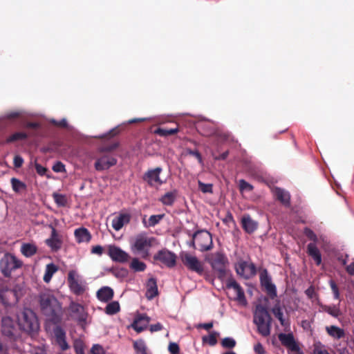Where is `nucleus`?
Wrapping results in <instances>:
<instances>
[{"mask_svg":"<svg viewBox=\"0 0 354 354\" xmlns=\"http://www.w3.org/2000/svg\"><path fill=\"white\" fill-rule=\"evenodd\" d=\"M104 249L101 245H95L91 249V253L96 254L97 255H102L103 253Z\"/></svg>","mask_w":354,"mask_h":354,"instance_id":"052dcab7","label":"nucleus"},{"mask_svg":"<svg viewBox=\"0 0 354 354\" xmlns=\"http://www.w3.org/2000/svg\"><path fill=\"white\" fill-rule=\"evenodd\" d=\"M51 123L59 127L64 128L67 127V121L65 119H62L59 122H57L55 120H52Z\"/></svg>","mask_w":354,"mask_h":354,"instance_id":"680f3d73","label":"nucleus"},{"mask_svg":"<svg viewBox=\"0 0 354 354\" xmlns=\"http://www.w3.org/2000/svg\"><path fill=\"white\" fill-rule=\"evenodd\" d=\"M35 167L37 173L39 176H44L47 171V169L46 167H43L42 165L37 163V162H35Z\"/></svg>","mask_w":354,"mask_h":354,"instance_id":"6e6d98bb","label":"nucleus"},{"mask_svg":"<svg viewBox=\"0 0 354 354\" xmlns=\"http://www.w3.org/2000/svg\"><path fill=\"white\" fill-rule=\"evenodd\" d=\"M1 329L3 335L12 337L17 331L15 321L10 317H3L1 319Z\"/></svg>","mask_w":354,"mask_h":354,"instance_id":"4468645a","label":"nucleus"},{"mask_svg":"<svg viewBox=\"0 0 354 354\" xmlns=\"http://www.w3.org/2000/svg\"><path fill=\"white\" fill-rule=\"evenodd\" d=\"M24 127L28 129H31L28 133H36V136H37V130L41 128V124L39 122H27L24 124Z\"/></svg>","mask_w":354,"mask_h":354,"instance_id":"a19ab883","label":"nucleus"},{"mask_svg":"<svg viewBox=\"0 0 354 354\" xmlns=\"http://www.w3.org/2000/svg\"><path fill=\"white\" fill-rule=\"evenodd\" d=\"M21 266V261L10 253L5 254L0 261V270L5 277H10L12 272Z\"/></svg>","mask_w":354,"mask_h":354,"instance_id":"20e7f679","label":"nucleus"},{"mask_svg":"<svg viewBox=\"0 0 354 354\" xmlns=\"http://www.w3.org/2000/svg\"><path fill=\"white\" fill-rule=\"evenodd\" d=\"M329 285H330V287L333 292L334 299H339L340 293H339V288H338L337 283H335V281L333 279L330 280Z\"/></svg>","mask_w":354,"mask_h":354,"instance_id":"de8ad7c7","label":"nucleus"},{"mask_svg":"<svg viewBox=\"0 0 354 354\" xmlns=\"http://www.w3.org/2000/svg\"><path fill=\"white\" fill-rule=\"evenodd\" d=\"M133 347L138 354H147L146 346L142 340L136 341L133 344Z\"/></svg>","mask_w":354,"mask_h":354,"instance_id":"49530a36","label":"nucleus"},{"mask_svg":"<svg viewBox=\"0 0 354 354\" xmlns=\"http://www.w3.org/2000/svg\"><path fill=\"white\" fill-rule=\"evenodd\" d=\"M156 183H158L159 184H162L164 182H165L166 178L162 179L160 177V173L161 172L162 169L160 167H156Z\"/></svg>","mask_w":354,"mask_h":354,"instance_id":"e2e57ef3","label":"nucleus"},{"mask_svg":"<svg viewBox=\"0 0 354 354\" xmlns=\"http://www.w3.org/2000/svg\"><path fill=\"white\" fill-rule=\"evenodd\" d=\"M278 337L282 345L287 347L290 351L297 352V354H304L303 353L299 352V347L296 343L292 333H280L278 335Z\"/></svg>","mask_w":354,"mask_h":354,"instance_id":"ddd939ff","label":"nucleus"},{"mask_svg":"<svg viewBox=\"0 0 354 354\" xmlns=\"http://www.w3.org/2000/svg\"><path fill=\"white\" fill-rule=\"evenodd\" d=\"M55 344L59 347L61 351H65L69 348V345L66 342V332L60 326H56L53 330Z\"/></svg>","mask_w":354,"mask_h":354,"instance_id":"dca6fc26","label":"nucleus"},{"mask_svg":"<svg viewBox=\"0 0 354 354\" xmlns=\"http://www.w3.org/2000/svg\"><path fill=\"white\" fill-rule=\"evenodd\" d=\"M196 240L197 248L201 252L210 250L213 247L212 234L207 230H198L192 234Z\"/></svg>","mask_w":354,"mask_h":354,"instance_id":"0eeeda50","label":"nucleus"},{"mask_svg":"<svg viewBox=\"0 0 354 354\" xmlns=\"http://www.w3.org/2000/svg\"><path fill=\"white\" fill-rule=\"evenodd\" d=\"M239 190L241 192L247 191L252 192L254 189V187L248 183L246 180L241 179L239 182Z\"/></svg>","mask_w":354,"mask_h":354,"instance_id":"a18cd8bd","label":"nucleus"},{"mask_svg":"<svg viewBox=\"0 0 354 354\" xmlns=\"http://www.w3.org/2000/svg\"><path fill=\"white\" fill-rule=\"evenodd\" d=\"M226 288H232L236 293L235 300L243 306L247 305V300L245 296L244 290L236 281L232 277L226 280Z\"/></svg>","mask_w":354,"mask_h":354,"instance_id":"9b49d317","label":"nucleus"},{"mask_svg":"<svg viewBox=\"0 0 354 354\" xmlns=\"http://www.w3.org/2000/svg\"><path fill=\"white\" fill-rule=\"evenodd\" d=\"M52 196L58 207H64L67 205L68 199L66 195L54 192Z\"/></svg>","mask_w":354,"mask_h":354,"instance_id":"f704fd0d","label":"nucleus"},{"mask_svg":"<svg viewBox=\"0 0 354 354\" xmlns=\"http://www.w3.org/2000/svg\"><path fill=\"white\" fill-rule=\"evenodd\" d=\"M13 163L15 167L20 168L24 163V159L21 156L16 155L14 157Z\"/></svg>","mask_w":354,"mask_h":354,"instance_id":"4d7b16f0","label":"nucleus"},{"mask_svg":"<svg viewBox=\"0 0 354 354\" xmlns=\"http://www.w3.org/2000/svg\"><path fill=\"white\" fill-rule=\"evenodd\" d=\"M109 256L114 261L124 263L129 259V255L120 248L115 245H110L108 251Z\"/></svg>","mask_w":354,"mask_h":354,"instance_id":"2eb2a0df","label":"nucleus"},{"mask_svg":"<svg viewBox=\"0 0 354 354\" xmlns=\"http://www.w3.org/2000/svg\"><path fill=\"white\" fill-rule=\"evenodd\" d=\"M254 351L258 354H264L265 351L261 343H258L254 346Z\"/></svg>","mask_w":354,"mask_h":354,"instance_id":"0e129e2a","label":"nucleus"},{"mask_svg":"<svg viewBox=\"0 0 354 354\" xmlns=\"http://www.w3.org/2000/svg\"><path fill=\"white\" fill-rule=\"evenodd\" d=\"M120 310V304L118 301H112L107 304L105 308V313L107 315H115Z\"/></svg>","mask_w":354,"mask_h":354,"instance_id":"58836bf2","label":"nucleus"},{"mask_svg":"<svg viewBox=\"0 0 354 354\" xmlns=\"http://www.w3.org/2000/svg\"><path fill=\"white\" fill-rule=\"evenodd\" d=\"M144 180L147 181L149 185L153 186L155 183V169L149 170L144 176Z\"/></svg>","mask_w":354,"mask_h":354,"instance_id":"09e8293b","label":"nucleus"},{"mask_svg":"<svg viewBox=\"0 0 354 354\" xmlns=\"http://www.w3.org/2000/svg\"><path fill=\"white\" fill-rule=\"evenodd\" d=\"M130 221V215L128 214H120L119 216L114 218L112 221V227L116 230L119 231L122 227L129 223Z\"/></svg>","mask_w":354,"mask_h":354,"instance_id":"393cba45","label":"nucleus"},{"mask_svg":"<svg viewBox=\"0 0 354 354\" xmlns=\"http://www.w3.org/2000/svg\"><path fill=\"white\" fill-rule=\"evenodd\" d=\"M130 268L135 272H142L146 268L145 263L139 261L138 259H133L130 264Z\"/></svg>","mask_w":354,"mask_h":354,"instance_id":"ea45409f","label":"nucleus"},{"mask_svg":"<svg viewBox=\"0 0 354 354\" xmlns=\"http://www.w3.org/2000/svg\"><path fill=\"white\" fill-rule=\"evenodd\" d=\"M169 351L171 354H178L180 348L176 343L171 342L169 345Z\"/></svg>","mask_w":354,"mask_h":354,"instance_id":"13d9d810","label":"nucleus"},{"mask_svg":"<svg viewBox=\"0 0 354 354\" xmlns=\"http://www.w3.org/2000/svg\"><path fill=\"white\" fill-rule=\"evenodd\" d=\"M67 283L70 290L75 295H82L86 291L85 283L80 278L75 270L68 272Z\"/></svg>","mask_w":354,"mask_h":354,"instance_id":"6e6552de","label":"nucleus"},{"mask_svg":"<svg viewBox=\"0 0 354 354\" xmlns=\"http://www.w3.org/2000/svg\"><path fill=\"white\" fill-rule=\"evenodd\" d=\"M260 281L271 299H274L277 297L276 286L272 283L271 278L268 275L267 270H263L261 272Z\"/></svg>","mask_w":354,"mask_h":354,"instance_id":"f8f14e48","label":"nucleus"},{"mask_svg":"<svg viewBox=\"0 0 354 354\" xmlns=\"http://www.w3.org/2000/svg\"><path fill=\"white\" fill-rule=\"evenodd\" d=\"M156 260H159L169 268L176 265V256L168 250H160L156 255Z\"/></svg>","mask_w":354,"mask_h":354,"instance_id":"6ab92c4d","label":"nucleus"},{"mask_svg":"<svg viewBox=\"0 0 354 354\" xmlns=\"http://www.w3.org/2000/svg\"><path fill=\"white\" fill-rule=\"evenodd\" d=\"M274 195L285 207H288L290 206V195L289 192L283 189L276 187L274 189Z\"/></svg>","mask_w":354,"mask_h":354,"instance_id":"4be33fe9","label":"nucleus"},{"mask_svg":"<svg viewBox=\"0 0 354 354\" xmlns=\"http://www.w3.org/2000/svg\"><path fill=\"white\" fill-rule=\"evenodd\" d=\"M19 326L24 331L31 334L39 329V323L35 313L30 308H25L19 317Z\"/></svg>","mask_w":354,"mask_h":354,"instance_id":"7ed1b4c3","label":"nucleus"},{"mask_svg":"<svg viewBox=\"0 0 354 354\" xmlns=\"http://www.w3.org/2000/svg\"><path fill=\"white\" fill-rule=\"evenodd\" d=\"M74 236L78 243L84 242L88 243L92 238L88 230L84 227L76 229L74 232Z\"/></svg>","mask_w":354,"mask_h":354,"instance_id":"5701e85b","label":"nucleus"},{"mask_svg":"<svg viewBox=\"0 0 354 354\" xmlns=\"http://www.w3.org/2000/svg\"><path fill=\"white\" fill-rule=\"evenodd\" d=\"M185 153L195 157L198 160V161L200 164H201V165L203 164L202 156L198 150H192L191 149H186Z\"/></svg>","mask_w":354,"mask_h":354,"instance_id":"8fccbe9b","label":"nucleus"},{"mask_svg":"<svg viewBox=\"0 0 354 354\" xmlns=\"http://www.w3.org/2000/svg\"><path fill=\"white\" fill-rule=\"evenodd\" d=\"M147 216L145 215L142 218V222L145 227H150V226H154L155 225V214L151 215L149 218L148 221L146 220Z\"/></svg>","mask_w":354,"mask_h":354,"instance_id":"864d4df0","label":"nucleus"},{"mask_svg":"<svg viewBox=\"0 0 354 354\" xmlns=\"http://www.w3.org/2000/svg\"><path fill=\"white\" fill-rule=\"evenodd\" d=\"M218 336L219 333L218 332L213 331L208 336H203L202 337L203 343L214 346L217 344V337Z\"/></svg>","mask_w":354,"mask_h":354,"instance_id":"c9c22d12","label":"nucleus"},{"mask_svg":"<svg viewBox=\"0 0 354 354\" xmlns=\"http://www.w3.org/2000/svg\"><path fill=\"white\" fill-rule=\"evenodd\" d=\"M313 354H330L326 349L315 347L313 351Z\"/></svg>","mask_w":354,"mask_h":354,"instance_id":"338daca9","label":"nucleus"},{"mask_svg":"<svg viewBox=\"0 0 354 354\" xmlns=\"http://www.w3.org/2000/svg\"><path fill=\"white\" fill-rule=\"evenodd\" d=\"M236 344V341L232 337H225L221 341V346L225 348H233Z\"/></svg>","mask_w":354,"mask_h":354,"instance_id":"c03bdc74","label":"nucleus"},{"mask_svg":"<svg viewBox=\"0 0 354 354\" xmlns=\"http://www.w3.org/2000/svg\"><path fill=\"white\" fill-rule=\"evenodd\" d=\"M238 275L245 279H250L257 274V267L254 263L240 259L234 265Z\"/></svg>","mask_w":354,"mask_h":354,"instance_id":"423d86ee","label":"nucleus"},{"mask_svg":"<svg viewBox=\"0 0 354 354\" xmlns=\"http://www.w3.org/2000/svg\"><path fill=\"white\" fill-rule=\"evenodd\" d=\"M306 295L308 297V298L312 299L315 294V290L313 286L309 287L305 291Z\"/></svg>","mask_w":354,"mask_h":354,"instance_id":"69168bd1","label":"nucleus"},{"mask_svg":"<svg viewBox=\"0 0 354 354\" xmlns=\"http://www.w3.org/2000/svg\"><path fill=\"white\" fill-rule=\"evenodd\" d=\"M198 189L204 194H212L213 192V185L211 183L205 184L201 180H198Z\"/></svg>","mask_w":354,"mask_h":354,"instance_id":"37998d69","label":"nucleus"},{"mask_svg":"<svg viewBox=\"0 0 354 354\" xmlns=\"http://www.w3.org/2000/svg\"><path fill=\"white\" fill-rule=\"evenodd\" d=\"M36 136V133H27L25 132H16L9 137H8L6 140V143H12L19 140H24L27 139L28 137H35Z\"/></svg>","mask_w":354,"mask_h":354,"instance_id":"c85d7f7f","label":"nucleus"},{"mask_svg":"<svg viewBox=\"0 0 354 354\" xmlns=\"http://www.w3.org/2000/svg\"><path fill=\"white\" fill-rule=\"evenodd\" d=\"M227 263V258L225 254L221 252H217L213 254L210 260V264L212 269L215 271L218 278L221 280H223L227 276L228 270H227L226 266Z\"/></svg>","mask_w":354,"mask_h":354,"instance_id":"39448f33","label":"nucleus"},{"mask_svg":"<svg viewBox=\"0 0 354 354\" xmlns=\"http://www.w3.org/2000/svg\"><path fill=\"white\" fill-rule=\"evenodd\" d=\"M113 295L114 292L113 289L108 286H104L97 292V299L104 302H107L111 300L113 297Z\"/></svg>","mask_w":354,"mask_h":354,"instance_id":"bb28decb","label":"nucleus"},{"mask_svg":"<svg viewBox=\"0 0 354 354\" xmlns=\"http://www.w3.org/2000/svg\"><path fill=\"white\" fill-rule=\"evenodd\" d=\"M346 270L350 275H354V261L346 266Z\"/></svg>","mask_w":354,"mask_h":354,"instance_id":"774afa93","label":"nucleus"},{"mask_svg":"<svg viewBox=\"0 0 354 354\" xmlns=\"http://www.w3.org/2000/svg\"><path fill=\"white\" fill-rule=\"evenodd\" d=\"M304 233L306 236V237L310 240L313 241V243H315L317 241V236L311 229L308 227H305Z\"/></svg>","mask_w":354,"mask_h":354,"instance_id":"3c124183","label":"nucleus"},{"mask_svg":"<svg viewBox=\"0 0 354 354\" xmlns=\"http://www.w3.org/2000/svg\"><path fill=\"white\" fill-rule=\"evenodd\" d=\"M243 229L248 234L253 233L258 227V223L249 216H244L241 220Z\"/></svg>","mask_w":354,"mask_h":354,"instance_id":"b1692460","label":"nucleus"},{"mask_svg":"<svg viewBox=\"0 0 354 354\" xmlns=\"http://www.w3.org/2000/svg\"><path fill=\"white\" fill-rule=\"evenodd\" d=\"M146 297L151 300L155 297V279L150 278L147 283Z\"/></svg>","mask_w":354,"mask_h":354,"instance_id":"473e14b6","label":"nucleus"},{"mask_svg":"<svg viewBox=\"0 0 354 354\" xmlns=\"http://www.w3.org/2000/svg\"><path fill=\"white\" fill-rule=\"evenodd\" d=\"M74 350L76 354H84V344L81 339H75L73 343Z\"/></svg>","mask_w":354,"mask_h":354,"instance_id":"79ce46f5","label":"nucleus"},{"mask_svg":"<svg viewBox=\"0 0 354 354\" xmlns=\"http://www.w3.org/2000/svg\"><path fill=\"white\" fill-rule=\"evenodd\" d=\"M55 172H63L65 171V165L60 161H57L54 164L52 167Z\"/></svg>","mask_w":354,"mask_h":354,"instance_id":"5fc2aeb1","label":"nucleus"},{"mask_svg":"<svg viewBox=\"0 0 354 354\" xmlns=\"http://www.w3.org/2000/svg\"><path fill=\"white\" fill-rule=\"evenodd\" d=\"M326 330L328 335L334 339H339L345 337L344 330L336 326H326Z\"/></svg>","mask_w":354,"mask_h":354,"instance_id":"cd10ccee","label":"nucleus"},{"mask_svg":"<svg viewBox=\"0 0 354 354\" xmlns=\"http://www.w3.org/2000/svg\"><path fill=\"white\" fill-rule=\"evenodd\" d=\"M150 318L146 314H137L131 326L138 333L144 330L148 326Z\"/></svg>","mask_w":354,"mask_h":354,"instance_id":"aec40b11","label":"nucleus"},{"mask_svg":"<svg viewBox=\"0 0 354 354\" xmlns=\"http://www.w3.org/2000/svg\"><path fill=\"white\" fill-rule=\"evenodd\" d=\"M151 246V241L145 234L137 235L132 243V250L145 254Z\"/></svg>","mask_w":354,"mask_h":354,"instance_id":"9d476101","label":"nucleus"},{"mask_svg":"<svg viewBox=\"0 0 354 354\" xmlns=\"http://www.w3.org/2000/svg\"><path fill=\"white\" fill-rule=\"evenodd\" d=\"M118 147V142H115V143H113V144H111V145H109L101 147L99 149V151L100 152H109V151H113Z\"/></svg>","mask_w":354,"mask_h":354,"instance_id":"603ef678","label":"nucleus"},{"mask_svg":"<svg viewBox=\"0 0 354 354\" xmlns=\"http://www.w3.org/2000/svg\"><path fill=\"white\" fill-rule=\"evenodd\" d=\"M57 270V266L53 263H50L46 266V272L44 276V281L49 282L53 275Z\"/></svg>","mask_w":354,"mask_h":354,"instance_id":"4c0bfd02","label":"nucleus"},{"mask_svg":"<svg viewBox=\"0 0 354 354\" xmlns=\"http://www.w3.org/2000/svg\"><path fill=\"white\" fill-rule=\"evenodd\" d=\"M10 183L13 191L16 193H20L27 189V185L17 178H12Z\"/></svg>","mask_w":354,"mask_h":354,"instance_id":"2f4dec72","label":"nucleus"},{"mask_svg":"<svg viewBox=\"0 0 354 354\" xmlns=\"http://www.w3.org/2000/svg\"><path fill=\"white\" fill-rule=\"evenodd\" d=\"M272 312L274 317L279 319L281 325L284 327H289L290 322L288 320H286L283 317V313L282 309L279 305H275L272 309Z\"/></svg>","mask_w":354,"mask_h":354,"instance_id":"c756f323","label":"nucleus"},{"mask_svg":"<svg viewBox=\"0 0 354 354\" xmlns=\"http://www.w3.org/2000/svg\"><path fill=\"white\" fill-rule=\"evenodd\" d=\"M37 248L35 245L31 243H24L21 248V253L26 257H30L35 254Z\"/></svg>","mask_w":354,"mask_h":354,"instance_id":"7c9ffc66","label":"nucleus"},{"mask_svg":"<svg viewBox=\"0 0 354 354\" xmlns=\"http://www.w3.org/2000/svg\"><path fill=\"white\" fill-rule=\"evenodd\" d=\"M116 163L117 160L114 157L105 155L97 159L95 162V168L97 171H102L109 169Z\"/></svg>","mask_w":354,"mask_h":354,"instance_id":"f3484780","label":"nucleus"},{"mask_svg":"<svg viewBox=\"0 0 354 354\" xmlns=\"http://www.w3.org/2000/svg\"><path fill=\"white\" fill-rule=\"evenodd\" d=\"M320 308V311L325 312L335 318H339L342 316L343 313L339 308V304H332V305H326L323 304H319Z\"/></svg>","mask_w":354,"mask_h":354,"instance_id":"412c9836","label":"nucleus"},{"mask_svg":"<svg viewBox=\"0 0 354 354\" xmlns=\"http://www.w3.org/2000/svg\"><path fill=\"white\" fill-rule=\"evenodd\" d=\"M307 253L313 259L317 266H319L322 263V255L320 251L317 248L315 243H310L307 245Z\"/></svg>","mask_w":354,"mask_h":354,"instance_id":"a878e982","label":"nucleus"},{"mask_svg":"<svg viewBox=\"0 0 354 354\" xmlns=\"http://www.w3.org/2000/svg\"><path fill=\"white\" fill-rule=\"evenodd\" d=\"M176 199L175 192H169L165 194L160 201L165 205H172Z\"/></svg>","mask_w":354,"mask_h":354,"instance_id":"e433bc0d","label":"nucleus"},{"mask_svg":"<svg viewBox=\"0 0 354 354\" xmlns=\"http://www.w3.org/2000/svg\"><path fill=\"white\" fill-rule=\"evenodd\" d=\"M91 354H105L103 348L98 345H93L91 350Z\"/></svg>","mask_w":354,"mask_h":354,"instance_id":"bf43d9fd","label":"nucleus"},{"mask_svg":"<svg viewBox=\"0 0 354 354\" xmlns=\"http://www.w3.org/2000/svg\"><path fill=\"white\" fill-rule=\"evenodd\" d=\"M39 304L41 313L49 322L53 324L61 322L62 315L61 304L50 291L45 290L39 293Z\"/></svg>","mask_w":354,"mask_h":354,"instance_id":"f257e3e1","label":"nucleus"},{"mask_svg":"<svg viewBox=\"0 0 354 354\" xmlns=\"http://www.w3.org/2000/svg\"><path fill=\"white\" fill-rule=\"evenodd\" d=\"M176 127L170 129H166V128H156V134L160 136L167 137L171 135H174L179 131V129L178 127V124H175Z\"/></svg>","mask_w":354,"mask_h":354,"instance_id":"72a5a7b5","label":"nucleus"},{"mask_svg":"<svg viewBox=\"0 0 354 354\" xmlns=\"http://www.w3.org/2000/svg\"><path fill=\"white\" fill-rule=\"evenodd\" d=\"M180 258L183 265L189 270L201 274L203 272V267L196 257L192 255L187 252H181Z\"/></svg>","mask_w":354,"mask_h":354,"instance_id":"1a4fd4ad","label":"nucleus"},{"mask_svg":"<svg viewBox=\"0 0 354 354\" xmlns=\"http://www.w3.org/2000/svg\"><path fill=\"white\" fill-rule=\"evenodd\" d=\"M272 317L267 308L261 304L255 307L253 322L257 327L258 333L263 337L270 335L272 327Z\"/></svg>","mask_w":354,"mask_h":354,"instance_id":"f03ea898","label":"nucleus"},{"mask_svg":"<svg viewBox=\"0 0 354 354\" xmlns=\"http://www.w3.org/2000/svg\"><path fill=\"white\" fill-rule=\"evenodd\" d=\"M50 227L52 230L50 237L47 239L45 241V243L49 248H50L52 251L57 252L62 248V241L59 238L56 229L52 225Z\"/></svg>","mask_w":354,"mask_h":354,"instance_id":"a211bd4d","label":"nucleus"}]
</instances>
